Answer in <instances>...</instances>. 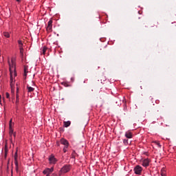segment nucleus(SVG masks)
<instances>
[{"label": "nucleus", "instance_id": "14", "mask_svg": "<svg viewBox=\"0 0 176 176\" xmlns=\"http://www.w3.org/2000/svg\"><path fill=\"white\" fill-rule=\"evenodd\" d=\"M63 124L64 127H69V126H71V121H65Z\"/></svg>", "mask_w": 176, "mask_h": 176}, {"label": "nucleus", "instance_id": "16", "mask_svg": "<svg viewBox=\"0 0 176 176\" xmlns=\"http://www.w3.org/2000/svg\"><path fill=\"white\" fill-rule=\"evenodd\" d=\"M3 36H5V38H10V34H9V32H5L3 33Z\"/></svg>", "mask_w": 176, "mask_h": 176}, {"label": "nucleus", "instance_id": "25", "mask_svg": "<svg viewBox=\"0 0 176 176\" xmlns=\"http://www.w3.org/2000/svg\"><path fill=\"white\" fill-rule=\"evenodd\" d=\"M67 149H68V146H64L63 147V152H64V153H67Z\"/></svg>", "mask_w": 176, "mask_h": 176}, {"label": "nucleus", "instance_id": "20", "mask_svg": "<svg viewBox=\"0 0 176 176\" xmlns=\"http://www.w3.org/2000/svg\"><path fill=\"white\" fill-rule=\"evenodd\" d=\"M19 50H20V54H21V56H24V48H23V47H20V48H19Z\"/></svg>", "mask_w": 176, "mask_h": 176}, {"label": "nucleus", "instance_id": "2", "mask_svg": "<svg viewBox=\"0 0 176 176\" xmlns=\"http://www.w3.org/2000/svg\"><path fill=\"white\" fill-rule=\"evenodd\" d=\"M69 171H71V165H65L59 171V175H62V174H66V173H69Z\"/></svg>", "mask_w": 176, "mask_h": 176}, {"label": "nucleus", "instance_id": "15", "mask_svg": "<svg viewBox=\"0 0 176 176\" xmlns=\"http://www.w3.org/2000/svg\"><path fill=\"white\" fill-rule=\"evenodd\" d=\"M13 127H14V122H13L11 119L9 122V129H13Z\"/></svg>", "mask_w": 176, "mask_h": 176}, {"label": "nucleus", "instance_id": "11", "mask_svg": "<svg viewBox=\"0 0 176 176\" xmlns=\"http://www.w3.org/2000/svg\"><path fill=\"white\" fill-rule=\"evenodd\" d=\"M161 175L162 176H167V171L166 170V168H162L161 169Z\"/></svg>", "mask_w": 176, "mask_h": 176}, {"label": "nucleus", "instance_id": "18", "mask_svg": "<svg viewBox=\"0 0 176 176\" xmlns=\"http://www.w3.org/2000/svg\"><path fill=\"white\" fill-rule=\"evenodd\" d=\"M153 144L157 145L158 148H162V145L160 144V142H159V141H155L153 142Z\"/></svg>", "mask_w": 176, "mask_h": 176}, {"label": "nucleus", "instance_id": "6", "mask_svg": "<svg viewBox=\"0 0 176 176\" xmlns=\"http://www.w3.org/2000/svg\"><path fill=\"white\" fill-rule=\"evenodd\" d=\"M49 162L50 164H56V163H57V159L54 157V155H51L49 157Z\"/></svg>", "mask_w": 176, "mask_h": 176}, {"label": "nucleus", "instance_id": "22", "mask_svg": "<svg viewBox=\"0 0 176 176\" xmlns=\"http://www.w3.org/2000/svg\"><path fill=\"white\" fill-rule=\"evenodd\" d=\"M19 163V161L17 160V153L14 155V164Z\"/></svg>", "mask_w": 176, "mask_h": 176}, {"label": "nucleus", "instance_id": "24", "mask_svg": "<svg viewBox=\"0 0 176 176\" xmlns=\"http://www.w3.org/2000/svg\"><path fill=\"white\" fill-rule=\"evenodd\" d=\"M6 98H8V100L10 99V94H9L8 92H6Z\"/></svg>", "mask_w": 176, "mask_h": 176}, {"label": "nucleus", "instance_id": "28", "mask_svg": "<svg viewBox=\"0 0 176 176\" xmlns=\"http://www.w3.org/2000/svg\"><path fill=\"white\" fill-rule=\"evenodd\" d=\"M56 145H57V146H60V142H57Z\"/></svg>", "mask_w": 176, "mask_h": 176}, {"label": "nucleus", "instance_id": "23", "mask_svg": "<svg viewBox=\"0 0 176 176\" xmlns=\"http://www.w3.org/2000/svg\"><path fill=\"white\" fill-rule=\"evenodd\" d=\"M123 144H124V145H129V140L127 139L124 140Z\"/></svg>", "mask_w": 176, "mask_h": 176}, {"label": "nucleus", "instance_id": "27", "mask_svg": "<svg viewBox=\"0 0 176 176\" xmlns=\"http://www.w3.org/2000/svg\"><path fill=\"white\" fill-rule=\"evenodd\" d=\"M0 105H1V107L3 105V104H2V99H0Z\"/></svg>", "mask_w": 176, "mask_h": 176}, {"label": "nucleus", "instance_id": "21", "mask_svg": "<svg viewBox=\"0 0 176 176\" xmlns=\"http://www.w3.org/2000/svg\"><path fill=\"white\" fill-rule=\"evenodd\" d=\"M15 164V170H16V173H18L19 172V162H16V164Z\"/></svg>", "mask_w": 176, "mask_h": 176}, {"label": "nucleus", "instance_id": "31", "mask_svg": "<svg viewBox=\"0 0 176 176\" xmlns=\"http://www.w3.org/2000/svg\"><path fill=\"white\" fill-rule=\"evenodd\" d=\"M16 2H20L21 0H16Z\"/></svg>", "mask_w": 176, "mask_h": 176}, {"label": "nucleus", "instance_id": "32", "mask_svg": "<svg viewBox=\"0 0 176 176\" xmlns=\"http://www.w3.org/2000/svg\"><path fill=\"white\" fill-rule=\"evenodd\" d=\"M17 98H18L16 97V100H17Z\"/></svg>", "mask_w": 176, "mask_h": 176}, {"label": "nucleus", "instance_id": "30", "mask_svg": "<svg viewBox=\"0 0 176 176\" xmlns=\"http://www.w3.org/2000/svg\"><path fill=\"white\" fill-rule=\"evenodd\" d=\"M0 100H2V96L0 95Z\"/></svg>", "mask_w": 176, "mask_h": 176}, {"label": "nucleus", "instance_id": "8", "mask_svg": "<svg viewBox=\"0 0 176 176\" xmlns=\"http://www.w3.org/2000/svg\"><path fill=\"white\" fill-rule=\"evenodd\" d=\"M53 171H54V168L52 167L50 168H45L43 171V174H52V173H53Z\"/></svg>", "mask_w": 176, "mask_h": 176}, {"label": "nucleus", "instance_id": "26", "mask_svg": "<svg viewBox=\"0 0 176 176\" xmlns=\"http://www.w3.org/2000/svg\"><path fill=\"white\" fill-rule=\"evenodd\" d=\"M4 151H5V153L6 155L8 153V146H5V148H4Z\"/></svg>", "mask_w": 176, "mask_h": 176}, {"label": "nucleus", "instance_id": "19", "mask_svg": "<svg viewBox=\"0 0 176 176\" xmlns=\"http://www.w3.org/2000/svg\"><path fill=\"white\" fill-rule=\"evenodd\" d=\"M19 47H23V41L18 40Z\"/></svg>", "mask_w": 176, "mask_h": 176}, {"label": "nucleus", "instance_id": "9", "mask_svg": "<svg viewBox=\"0 0 176 176\" xmlns=\"http://www.w3.org/2000/svg\"><path fill=\"white\" fill-rule=\"evenodd\" d=\"M125 137L128 139H131L133 137V132L130 130L125 132Z\"/></svg>", "mask_w": 176, "mask_h": 176}, {"label": "nucleus", "instance_id": "7", "mask_svg": "<svg viewBox=\"0 0 176 176\" xmlns=\"http://www.w3.org/2000/svg\"><path fill=\"white\" fill-rule=\"evenodd\" d=\"M60 142L62 145H64V146H69V142L65 138H61Z\"/></svg>", "mask_w": 176, "mask_h": 176}, {"label": "nucleus", "instance_id": "3", "mask_svg": "<svg viewBox=\"0 0 176 176\" xmlns=\"http://www.w3.org/2000/svg\"><path fill=\"white\" fill-rule=\"evenodd\" d=\"M151 162L152 161L149 158H145V159H142L141 160L142 166L143 167H145L146 168L147 167H149V164H151Z\"/></svg>", "mask_w": 176, "mask_h": 176}, {"label": "nucleus", "instance_id": "12", "mask_svg": "<svg viewBox=\"0 0 176 176\" xmlns=\"http://www.w3.org/2000/svg\"><path fill=\"white\" fill-rule=\"evenodd\" d=\"M46 52H47V47L44 46V47L41 49V54L45 55V54H46Z\"/></svg>", "mask_w": 176, "mask_h": 176}, {"label": "nucleus", "instance_id": "10", "mask_svg": "<svg viewBox=\"0 0 176 176\" xmlns=\"http://www.w3.org/2000/svg\"><path fill=\"white\" fill-rule=\"evenodd\" d=\"M23 76L25 77V78H27V76L28 75V73L30 72L28 71V66H25L24 67V70H23Z\"/></svg>", "mask_w": 176, "mask_h": 176}, {"label": "nucleus", "instance_id": "5", "mask_svg": "<svg viewBox=\"0 0 176 176\" xmlns=\"http://www.w3.org/2000/svg\"><path fill=\"white\" fill-rule=\"evenodd\" d=\"M46 31H47V32H52V31H53V21L52 20H50L48 21Z\"/></svg>", "mask_w": 176, "mask_h": 176}, {"label": "nucleus", "instance_id": "4", "mask_svg": "<svg viewBox=\"0 0 176 176\" xmlns=\"http://www.w3.org/2000/svg\"><path fill=\"white\" fill-rule=\"evenodd\" d=\"M142 166L137 165L136 166H135L133 171L135 174H136V175H141V174H142Z\"/></svg>", "mask_w": 176, "mask_h": 176}, {"label": "nucleus", "instance_id": "1", "mask_svg": "<svg viewBox=\"0 0 176 176\" xmlns=\"http://www.w3.org/2000/svg\"><path fill=\"white\" fill-rule=\"evenodd\" d=\"M10 76V87L12 90L14 89V85L16 83V76H17V72H16V57L13 56L11 59H8Z\"/></svg>", "mask_w": 176, "mask_h": 176}, {"label": "nucleus", "instance_id": "17", "mask_svg": "<svg viewBox=\"0 0 176 176\" xmlns=\"http://www.w3.org/2000/svg\"><path fill=\"white\" fill-rule=\"evenodd\" d=\"M13 131H14L13 128H9V134H10V137H12L13 135Z\"/></svg>", "mask_w": 176, "mask_h": 176}, {"label": "nucleus", "instance_id": "29", "mask_svg": "<svg viewBox=\"0 0 176 176\" xmlns=\"http://www.w3.org/2000/svg\"><path fill=\"white\" fill-rule=\"evenodd\" d=\"M46 176H50V173H46Z\"/></svg>", "mask_w": 176, "mask_h": 176}, {"label": "nucleus", "instance_id": "13", "mask_svg": "<svg viewBox=\"0 0 176 176\" xmlns=\"http://www.w3.org/2000/svg\"><path fill=\"white\" fill-rule=\"evenodd\" d=\"M27 89L28 93H32L35 90V88L30 87V85H27Z\"/></svg>", "mask_w": 176, "mask_h": 176}]
</instances>
